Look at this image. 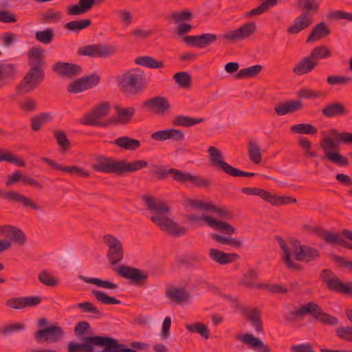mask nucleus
I'll list each match as a JSON object with an SVG mask.
<instances>
[{
	"label": "nucleus",
	"mask_w": 352,
	"mask_h": 352,
	"mask_svg": "<svg viewBox=\"0 0 352 352\" xmlns=\"http://www.w3.org/2000/svg\"><path fill=\"white\" fill-rule=\"evenodd\" d=\"M217 38V34L207 33L197 36H185L183 41L191 47L202 49L214 43Z\"/></svg>",
	"instance_id": "nucleus-18"
},
{
	"label": "nucleus",
	"mask_w": 352,
	"mask_h": 352,
	"mask_svg": "<svg viewBox=\"0 0 352 352\" xmlns=\"http://www.w3.org/2000/svg\"><path fill=\"white\" fill-rule=\"evenodd\" d=\"M29 70L16 86L20 94H28L36 89L45 79L46 62L43 50L39 47H33L28 52Z\"/></svg>",
	"instance_id": "nucleus-1"
},
{
	"label": "nucleus",
	"mask_w": 352,
	"mask_h": 352,
	"mask_svg": "<svg viewBox=\"0 0 352 352\" xmlns=\"http://www.w3.org/2000/svg\"><path fill=\"white\" fill-rule=\"evenodd\" d=\"M166 296L178 304L186 302L190 297L188 292L182 288H173L166 290Z\"/></svg>",
	"instance_id": "nucleus-37"
},
{
	"label": "nucleus",
	"mask_w": 352,
	"mask_h": 352,
	"mask_svg": "<svg viewBox=\"0 0 352 352\" xmlns=\"http://www.w3.org/2000/svg\"><path fill=\"white\" fill-rule=\"evenodd\" d=\"M116 47L111 45L93 44L82 46L78 50L79 56L107 58L114 55Z\"/></svg>",
	"instance_id": "nucleus-13"
},
{
	"label": "nucleus",
	"mask_w": 352,
	"mask_h": 352,
	"mask_svg": "<svg viewBox=\"0 0 352 352\" xmlns=\"http://www.w3.org/2000/svg\"><path fill=\"white\" fill-rule=\"evenodd\" d=\"M327 18L330 20L346 19L349 21H352V13L342 10H336L328 13Z\"/></svg>",
	"instance_id": "nucleus-63"
},
{
	"label": "nucleus",
	"mask_w": 352,
	"mask_h": 352,
	"mask_svg": "<svg viewBox=\"0 0 352 352\" xmlns=\"http://www.w3.org/2000/svg\"><path fill=\"white\" fill-rule=\"evenodd\" d=\"M52 69L58 75L68 78H72L76 76H78L82 72V68L80 65L63 62L56 63L53 65Z\"/></svg>",
	"instance_id": "nucleus-21"
},
{
	"label": "nucleus",
	"mask_w": 352,
	"mask_h": 352,
	"mask_svg": "<svg viewBox=\"0 0 352 352\" xmlns=\"http://www.w3.org/2000/svg\"><path fill=\"white\" fill-rule=\"evenodd\" d=\"M67 352H138L125 346L118 340L105 336H87L81 343H67Z\"/></svg>",
	"instance_id": "nucleus-2"
},
{
	"label": "nucleus",
	"mask_w": 352,
	"mask_h": 352,
	"mask_svg": "<svg viewBox=\"0 0 352 352\" xmlns=\"http://www.w3.org/2000/svg\"><path fill=\"white\" fill-rule=\"evenodd\" d=\"M41 160L57 170H60L70 175H74L84 178H87L90 176V173L88 171L85 170L83 168L78 167L77 166H66L60 165L56 163L54 160L47 157H42Z\"/></svg>",
	"instance_id": "nucleus-22"
},
{
	"label": "nucleus",
	"mask_w": 352,
	"mask_h": 352,
	"mask_svg": "<svg viewBox=\"0 0 352 352\" xmlns=\"http://www.w3.org/2000/svg\"><path fill=\"white\" fill-rule=\"evenodd\" d=\"M135 63L138 65L144 66L151 69H160L164 67L163 61H157L151 56H139L135 60Z\"/></svg>",
	"instance_id": "nucleus-42"
},
{
	"label": "nucleus",
	"mask_w": 352,
	"mask_h": 352,
	"mask_svg": "<svg viewBox=\"0 0 352 352\" xmlns=\"http://www.w3.org/2000/svg\"><path fill=\"white\" fill-rule=\"evenodd\" d=\"M35 38L41 43L49 44L54 38V30L48 28L44 30L37 31L35 34Z\"/></svg>",
	"instance_id": "nucleus-48"
},
{
	"label": "nucleus",
	"mask_w": 352,
	"mask_h": 352,
	"mask_svg": "<svg viewBox=\"0 0 352 352\" xmlns=\"http://www.w3.org/2000/svg\"><path fill=\"white\" fill-rule=\"evenodd\" d=\"M92 294L99 302L104 305H119L121 303L120 300L109 296L103 292L93 290Z\"/></svg>",
	"instance_id": "nucleus-51"
},
{
	"label": "nucleus",
	"mask_w": 352,
	"mask_h": 352,
	"mask_svg": "<svg viewBox=\"0 0 352 352\" xmlns=\"http://www.w3.org/2000/svg\"><path fill=\"white\" fill-rule=\"evenodd\" d=\"M3 161L14 164L20 167H24L25 166V162L23 160L11 154L10 152L3 151L0 148V162Z\"/></svg>",
	"instance_id": "nucleus-49"
},
{
	"label": "nucleus",
	"mask_w": 352,
	"mask_h": 352,
	"mask_svg": "<svg viewBox=\"0 0 352 352\" xmlns=\"http://www.w3.org/2000/svg\"><path fill=\"white\" fill-rule=\"evenodd\" d=\"M147 166V162L144 160L127 162L124 160L100 155L96 158V162L92 165V168L96 172L114 174L122 177L129 173L136 172Z\"/></svg>",
	"instance_id": "nucleus-4"
},
{
	"label": "nucleus",
	"mask_w": 352,
	"mask_h": 352,
	"mask_svg": "<svg viewBox=\"0 0 352 352\" xmlns=\"http://www.w3.org/2000/svg\"><path fill=\"white\" fill-rule=\"evenodd\" d=\"M241 191L245 195L259 196L265 201L267 200L268 195V191L256 187H244L241 189Z\"/></svg>",
	"instance_id": "nucleus-58"
},
{
	"label": "nucleus",
	"mask_w": 352,
	"mask_h": 352,
	"mask_svg": "<svg viewBox=\"0 0 352 352\" xmlns=\"http://www.w3.org/2000/svg\"><path fill=\"white\" fill-rule=\"evenodd\" d=\"M17 73L16 65L0 61V82L14 77Z\"/></svg>",
	"instance_id": "nucleus-39"
},
{
	"label": "nucleus",
	"mask_w": 352,
	"mask_h": 352,
	"mask_svg": "<svg viewBox=\"0 0 352 352\" xmlns=\"http://www.w3.org/2000/svg\"><path fill=\"white\" fill-rule=\"evenodd\" d=\"M237 339L248 344L256 352H272L271 348L267 344L252 334L246 333L243 336H237Z\"/></svg>",
	"instance_id": "nucleus-28"
},
{
	"label": "nucleus",
	"mask_w": 352,
	"mask_h": 352,
	"mask_svg": "<svg viewBox=\"0 0 352 352\" xmlns=\"http://www.w3.org/2000/svg\"><path fill=\"white\" fill-rule=\"evenodd\" d=\"M322 115L327 118L346 116L349 111L346 105L340 102L327 103L321 110Z\"/></svg>",
	"instance_id": "nucleus-23"
},
{
	"label": "nucleus",
	"mask_w": 352,
	"mask_h": 352,
	"mask_svg": "<svg viewBox=\"0 0 352 352\" xmlns=\"http://www.w3.org/2000/svg\"><path fill=\"white\" fill-rule=\"evenodd\" d=\"M312 23V16L307 12H304L295 19L292 25L287 28L290 34H298L308 28Z\"/></svg>",
	"instance_id": "nucleus-29"
},
{
	"label": "nucleus",
	"mask_w": 352,
	"mask_h": 352,
	"mask_svg": "<svg viewBox=\"0 0 352 352\" xmlns=\"http://www.w3.org/2000/svg\"><path fill=\"white\" fill-rule=\"evenodd\" d=\"M266 201L273 206H278L281 205L296 203V199L294 197L290 196H277L276 195H274L268 192Z\"/></svg>",
	"instance_id": "nucleus-43"
},
{
	"label": "nucleus",
	"mask_w": 352,
	"mask_h": 352,
	"mask_svg": "<svg viewBox=\"0 0 352 352\" xmlns=\"http://www.w3.org/2000/svg\"><path fill=\"white\" fill-rule=\"evenodd\" d=\"M115 109L117 113L115 121L120 124L129 123L135 113V109L133 107L122 108L120 106H116Z\"/></svg>",
	"instance_id": "nucleus-32"
},
{
	"label": "nucleus",
	"mask_w": 352,
	"mask_h": 352,
	"mask_svg": "<svg viewBox=\"0 0 352 352\" xmlns=\"http://www.w3.org/2000/svg\"><path fill=\"white\" fill-rule=\"evenodd\" d=\"M142 200L146 205L147 209L155 214L151 217V220L164 232L173 236H183L186 234L187 229L180 226L172 219L166 217L169 213V206L164 201H156L151 195H144Z\"/></svg>",
	"instance_id": "nucleus-3"
},
{
	"label": "nucleus",
	"mask_w": 352,
	"mask_h": 352,
	"mask_svg": "<svg viewBox=\"0 0 352 352\" xmlns=\"http://www.w3.org/2000/svg\"><path fill=\"white\" fill-rule=\"evenodd\" d=\"M0 198L5 199L9 201L19 203L25 208H31L36 211L41 210V207L32 199L14 190L3 191L0 189Z\"/></svg>",
	"instance_id": "nucleus-17"
},
{
	"label": "nucleus",
	"mask_w": 352,
	"mask_h": 352,
	"mask_svg": "<svg viewBox=\"0 0 352 352\" xmlns=\"http://www.w3.org/2000/svg\"><path fill=\"white\" fill-rule=\"evenodd\" d=\"M209 256L213 261L220 265L231 263L239 258L238 254L226 253L215 248H210L209 250Z\"/></svg>",
	"instance_id": "nucleus-30"
},
{
	"label": "nucleus",
	"mask_w": 352,
	"mask_h": 352,
	"mask_svg": "<svg viewBox=\"0 0 352 352\" xmlns=\"http://www.w3.org/2000/svg\"><path fill=\"white\" fill-rule=\"evenodd\" d=\"M319 235L322 240L329 244H339L341 245L342 241L343 240L339 236L338 234L322 230V229Z\"/></svg>",
	"instance_id": "nucleus-53"
},
{
	"label": "nucleus",
	"mask_w": 352,
	"mask_h": 352,
	"mask_svg": "<svg viewBox=\"0 0 352 352\" xmlns=\"http://www.w3.org/2000/svg\"><path fill=\"white\" fill-rule=\"evenodd\" d=\"M303 103L299 100H287L278 103L274 107L275 113L280 116L301 111Z\"/></svg>",
	"instance_id": "nucleus-27"
},
{
	"label": "nucleus",
	"mask_w": 352,
	"mask_h": 352,
	"mask_svg": "<svg viewBox=\"0 0 352 352\" xmlns=\"http://www.w3.org/2000/svg\"><path fill=\"white\" fill-rule=\"evenodd\" d=\"M27 177L26 175H23L21 170H17L14 172L12 175H8L7 176V179L6 184L7 186H10L21 181L25 184V178Z\"/></svg>",
	"instance_id": "nucleus-59"
},
{
	"label": "nucleus",
	"mask_w": 352,
	"mask_h": 352,
	"mask_svg": "<svg viewBox=\"0 0 352 352\" xmlns=\"http://www.w3.org/2000/svg\"><path fill=\"white\" fill-rule=\"evenodd\" d=\"M276 241L278 243L279 246L283 252L282 260L286 267L289 270L300 271L302 267L300 264L294 263L292 259V252L287 243L283 238L279 236H275Z\"/></svg>",
	"instance_id": "nucleus-24"
},
{
	"label": "nucleus",
	"mask_w": 352,
	"mask_h": 352,
	"mask_svg": "<svg viewBox=\"0 0 352 352\" xmlns=\"http://www.w3.org/2000/svg\"><path fill=\"white\" fill-rule=\"evenodd\" d=\"M95 4V0H79L77 5H72L67 8L69 15H80L90 10Z\"/></svg>",
	"instance_id": "nucleus-33"
},
{
	"label": "nucleus",
	"mask_w": 352,
	"mask_h": 352,
	"mask_svg": "<svg viewBox=\"0 0 352 352\" xmlns=\"http://www.w3.org/2000/svg\"><path fill=\"white\" fill-rule=\"evenodd\" d=\"M111 107L108 102H103L85 114L81 120V124L89 126L106 127L111 124V121H101V119L109 115Z\"/></svg>",
	"instance_id": "nucleus-9"
},
{
	"label": "nucleus",
	"mask_w": 352,
	"mask_h": 352,
	"mask_svg": "<svg viewBox=\"0 0 352 352\" xmlns=\"http://www.w3.org/2000/svg\"><path fill=\"white\" fill-rule=\"evenodd\" d=\"M34 339L38 343H56L65 336L63 329L58 325H51L38 330L34 333Z\"/></svg>",
	"instance_id": "nucleus-12"
},
{
	"label": "nucleus",
	"mask_w": 352,
	"mask_h": 352,
	"mask_svg": "<svg viewBox=\"0 0 352 352\" xmlns=\"http://www.w3.org/2000/svg\"><path fill=\"white\" fill-rule=\"evenodd\" d=\"M263 67L260 65H255L247 68L240 69L234 76L236 79L253 78L260 74Z\"/></svg>",
	"instance_id": "nucleus-41"
},
{
	"label": "nucleus",
	"mask_w": 352,
	"mask_h": 352,
	"mask_svg": "<svg viewBox=\"0 0 352 352\" xmlns=\"http://www.w3.org/2000/svg\"><path fill=\"white\" fill-rule=\"evenodd\" d=\"M173 78L176 83L183 88H188L190 85L191 76L188 72H180L176 73L173 76Z\"/></svg>",
	"instance_id": "nucleus-55"
},
{
	"label": "nucleus",
	"mask_w": 352,
	"mask_h": 352,
	"mask_svg": "<svg viewBox=\"0 0 352 352\" xmlns=\"http://www.w3.org/2000/svg\"><path fill=\"white\" fill-rule=\"evenodd\" d=\"M25 327V324L21 322L8 324L0 328V334L3 336H8L14 332L24 330Z\"/></svg>",
	"instance_id": "nucleus-50"
},
{
	"label": "nucleus",
	"mask_w": 352,
	"mask_h": 352,
	"mask_svg": "<svg viewBox=\"0 0 352 352\" xmlns=\"http://www.w3.org/2000/svg\"><path fill=\"white\" fill-rule=\"evenodd\" d=\"M86 89L96 87L100 80V77L96 73L81 77Z\"/></svg>",
	"instance_id": "nucleus-62"
},
{
	"label": "nucleus",
	"mask_w": 352,
	"mask_h": 352,
	"mask_svg": "<svg viewBox=\"0 0 352 352\" xmlns=\"http://www.w3.org/2000/svg\"><path fill=\"white\" fill-rule=\"evenodd\" d=\"M179 182L186 184L190 182L193 186L197 188H208L211 184V180L198 175H194L189 173L177 172Z\"/></svg>",
	"instance_id": "nucleus-26"
},
{
	"label": "nucleus",
	"mask_w": 352,
	"mask_h": 352,
	"mask_svg": "<svg viewBox=\"0 0 352 352\" xmlns=\"http://www.w3.org/2000/svg\"><path fill=\"white\" fill-rule=\"evenodd\" d=\"M336 333L339 338L352 342V327H338L336 329Z\"/></svg>",
	"instance_id": "nucleus-64"
},
{
	"label": "nucleus",
	"mask_w": 352,
	"mask_h": 352,
	"mask_svg": "<svg viewBox=\"0 0 352 352\" xmlns=\"http://www.w3.org/2000/svg\"><path fill=\"white\" fill-rule=\"evenodd\" d=\"M318 65V62L314 61L309 55L301 58L293 67L292 72L297 76H302L312 72Z\"/></svg>",
	"instance_id": "nucleus-31"
},
{
	"label": "nucleus",
	"mask_w": 352,
	"mask_h": 352,
	"mask_svg": "<svg viewBox=\"0 0 352 352\" xmlns=\"http://www.w3.org/2000/svg\"><path fill=\"white\" fill-rule=\"evenodd\" d=\"M248 156L252 162L259 164L262 160L261 148L256 142L250 141L248 144Z\"/></svg>",
	"instance_id": "nucleus-45"
},
{
	"label": "nucleus",
	"mask_w": 352,
	"mask_h": 352,
	"mask_svg": "<svg viewBox=\"0 0 352 352\" xmlns=\"http://www.w3.org/2000/svg\"><path fill=\"white\" fill-rule=\"evenodd\" d=\"M113 144L122 149L131 151L138 150L141 145L139 140L129 136L119 137L114 140Z\"/></svg>",
	"instance_id": "nucleus-34"
},
{
	"label": "nucleus",
	"mask_w": 352,
	"mask_h": 352,
	"mask_svg": "<svg viewBox=\"0 0 352 352\" xmlns=\"http://www.w3.org/2000/svg\"><path fill=\"white\" fill-rule=\"evenodd\" d=\"M143 106L153 110L157 115H164L170 107L168 100L163 96H155L147 100Z\"/></svg>",
	"instance_id": "nucleus-25"
},
{
	"label": "nucleus",
	"mask_w": 352,
	"mask_h": 352,
	"mask_svg": "<svg viewBox=\"0 0 352 352\" xmlns=\"http://www.w3.org/2000/svg\"><path fill=\"white\" fill-rule=\"evenodd\" d=\"M320 277L329 291L346 296H352L351 283L342 281L331 270H322Z\"/></svg>",
	"instance_id": "nucleus-7"
},
{
	"label": "nucleus",
	"mask_w": 352,
	"mask_h": 352,
	"mask_svg": "<svg viewBox=\"0 0 352 352\" xmlns=\"http://www.w3.org/2000/svg\"><path fill=\"white\" fill-rule=\"evenodd\" d=\"M331 134L334 138H338L341 143L344 144H352V133L351 132H342L340 133L338 130L333 129L330 131Z\"/></svg>",
	"instance_id": "nucleus-61"
},
{
	"label": "nucleus",
	"mask_w": 352,
	"mask_h": 352,
	"mask_svg": "<svg viewBox=\"0 0 352 352\" xmlns=\"http://www.w3.org/2000/svg\"><path fill=\"white\" fill-rule=\"evenodd\" d=\"M256 30V23L253 21L246 23L239 28L221 34L219 38L226 43L228 42H236L250 37Z\"/></svg>",
	"instance_id": "nucleus-14"
},
{
	"label": "nucleus",
	"mask_w": 352,
	"mask_h": 352,
	"mask_svg": "<svg viewBox=\"0 0 352 352\" xmlns=\"http://www.w3.org/2000/svg\"><path fill=\"white\" fill-rule=\"evenodd\" d=\"M290 130L297 134L315 135L318 132V129L316 126L311 124L304 123L294 124L290 127Z\"/></svg>",
	"instance_id": "nucleus-46"
},
{
	"label": "nucleus",
	"mask_w": 352,
	"mask_h": 352,
	"mask_svg": "<svg viewBox=\"0 0 352 352\" xmlns=\"http://www.w3.org/2000/svg\"><path fill=\"white\" fill-rule=\"evenodd\" d=\"M186 329L190 333H197L203 338L207 340L210 337V331L208 327L201 322H195L194 324H186Z\"/></svg>",
	"instance_id": "nucleus-44"
},
{
	"label": "nucleus",
	"mask_w": 352,
	"mask_h": 352,
	"mask_svg": "<svg viewBox=\"0 0 352 352\" xmlns=\"http://www.w3.org/2000/svg\"><path fill=\"white\" fill-rule=\"evenodd\" d=\"M78 308L81 309L85 313L94 314L97 318H102L104 315L94 305L90 302H84L77 305Z\"/></svg>",
	"instance_id": "nucleus-54"
},
{
	"label": "nucleus",
	"mask_w": 352,
	"mask_h": 352,
	"mask_svg": "<svg viewBox=\"0 0 352 352\" xmlns=\"http://www.w3.org/2000/svg\"><path fill=\"white\" fill-rule=\"evenodd\" d=\"M340 143L338 138L324 136L320 142V148L324 152L322 159L326 158L340 166H346L349 164L348 159L338 152Z\"/></svg>",
	"instance_id": "nucleus-6"
},
{
	"label": "nucleus",
	"mask_w": 352,
	"mask_h": 352,
	"mask_svg": "<svg viewBox=\"0 0 352 352\" xmlns=\"http://www.w3.org/2000/svg\"><path fill=\"white\" fill-rule=\"evenodd\" d=\"M90 19H82L80 21H72L67 23L65 28L72 32H78L89 27L91 25Z\"/></svg>",
	"instance_id": "nucleus-52"
},
{
	"label": "nucleus",
	"mask_w": 352,
	"mask_h": 352,
	"mask_svg": "<svg viewBox=\"0 0 352 352\" xmlns=\"http://www.w3.org/2000/svg\"><path fill=\"white\" fill-rule=\"evenodd\" d=\"M38 278L41 283L49 287H54L58 283V280L46 270L41 271Z\"/></svg>",
	"instance_id": "nucleus-56"
},
{
	"label": "nucleus",
	"mask_w": 352,
	"mask_h": 352,
	"mask_svg": "<svg viewBox=\"0 0 352 352\" xmlns=\"http://www.w3.org/2000/svg\"><path fill=\"white\" fill-rule=\"evenodd\" d=\"M294 255L296 261L301 262H311L320 257L319 251L309 245H302L298 240L292 241Z\"/></svg>",
	"instance_id": "nucleus-15"
},
{
	"label": "nucleus",
	"mask_w": 352,
	"mask_h": 352,
	"mask_svg": "<svg viewBox=\"0 0 352 352\" xmlns=\"http://www.w3.org/2000/svg\"><path fill=\"white\" fill-rule=\"evenodd\" d=\"M144 74L139 69L129 70L118 78L119 86L126 94H138L144 88Z\"/></svg>",
	"instance_id": "nucleus-5"
},
{
	"label": "nucleus",
	"mask_w": 352,
	"mask_h": 352,
	"mask_svg": "<svg viewBox=\"0 0 352 352\" xmlns=\"http://www.w3.org/2000/svg\"><path fill=\"white\" fill-rule=\"evenodd\" d=\"M204 121L205 119L204 118H195L187 116H179L173 119V124L175 126L189 127L204 122Z\"/></svg>",
	"instance_id": "nucleus-40"
},
{
	"label": "nucleus",
	"mask_w": 352,
	"mask_h": 352,
	"mask_svg": "<svg viewBox=\"0 0 352 352\" xmlns=\"http://www.w3.org/2000/svg\"><path fill=\"white\" fill-rule=\"evenodd\" d=\"M352 81V78L344 76H329L327 78V82L330 85H347Z\"/></svg>",
	"instance_id": "nucleus-60"
},
{
	"label": "nucleus",
	"mask_w": 352,
	"mask_h": 352,
	"mask_svg": "<svg viewBox=\"0 0 352 352\" xmlns=\"http://www.w3.org/2000/svg\"><path fill=\"white\" fill-rule=\"evenodd\" d=\"M308 308L307 314L311 315L321 323L332 326L338 324V319L336 317L324 312L318 305L311 302H308Z\"/></svg>",
	"instance_id": "nucleus-20"
},
{
	"label": "nucleus",
	"mask_w": 352,
	"mask_h": 352,
	"mask_svg": "<svg viewBox=\"0 0 352 352\" xmlns=\"http://www.w3.org/2000/svg\"><path fill=\"white\" fill-rule=\"evenodd\" d=\"M0 234L8 238L10 241L24 245L27 242V238L23 231L11 225L0 226Z\"/></svg>",
	"instance_id": "nucleus-19"
},
{
	"label": "nucleus",
	"mask_w": 352,
	"mask_h": 352,
	"mask_svg": "<svg viewBox=\"0 0 352 352\" xmlns=\"http://www.w3.org/2000/svg\"><path fill=\"white\" fill-rule=\"evenodd\" d=\"M297 95L300 98L305 99H316L324 96V94L321 91H314L309 88H302L297 92Z\"/></svg>",
	"instance_id": "nucleus-57"
},
{
	"label": "nucleus",
	"mask_w": 352,
	"mask_h": 352,
	"mask_svg": "<svg viewBox=\"0 0 352 352\" xmlns=\"http://www.w3.org/2000/svg\"><path fill=\"white\" fill-rule=\"evenodd\" d=\"M310 57L315 62H318L319 59H324L331 56V52L324 45L314 47L309 54Z\"/></svg>",
	"instance_id": "nucleus-47"
},
{
	"label": "nucleus",
	"mask_w": 352,
	"mask_h": 352,
	"mask_svg": "<svg viewBox=\"0 0 352 352\" xmlns=\"http://www.w3.org/2000/svg\"><path fill=\"white\" fill-rule=\"evenodd\" d=\"M331 34V30L327 27L324 21L318 23L312 30L311 33L307 39V43H313L321 38L326 37Z\"/></svg>",
	"instance_id": "nucleus-36"
},
{
	"label": "nucleus",
	"mask_w": 352,
	"mask_h": 352,
	"mask_svg": "<svg viewBox=\"0 0 352 352\" xmlns=\"http://www.w3.org/2000/svg\"><path fill=\"white\" fill-rule=\"evenodd\" d=\"M186 218L190 221H198L202 219L212 229L228 235L234 234L236 230L232 225L224 221H217L208 215H204L200 217L194 214H190L188 215Z\"/></svg>",
	"instance_id": "nucleus-16"
},
{
	"label": "nucleus",
	"mask_w": 352,
	"mask_h": 352,
	"mask_svg": "<svg viewBox=\"0 0 352 352\" xmlns=\"http://www.w3.org/2000/svg\"><path fill=\"white\" fill-rule=\"evenodd\" d=\"M245 286L248 288H263L273 294H286L288 292L285 287L276 284H256L250 281L245 282Z\"/></svg>",
	"instance_id": "nucleus-38"
},
{
	"label": "nucleus",
	"mask_w": 352,
	"mask_h": 352,
	"mask_svg": "<svg viewBox=\"0 0 352 352\" xmlns=\"http://www.w3.org/2000/svg\"><path fill=\"white\" fill-rule=\"evenodd\" d=\"M246 318L250 322L251 324L254 327L256 331L261 333L263 331V322L261 320V311L254 308L246 309L244 311Z\"/></svg>",
	"instance_id": "nucleus-35"
},
{
	"label": "nucleus",
	"mask_w": 352,
	"mask_h": 352,
	"mask_svg": "<svg viewBox=\"0 0 352 352\" xmlns=\"http://www.w3.org/2000/svg\"><path fill=\"white\" fill-rule=\"evenodd\" d=\"M116 272L122 277L131 280L137 286H144L148 282V273L139 268L121 265Z\"/></svg>",
	"instance_id": "nucleus-11"
},
{
	"label": "nucleus",
	"mask_w": 352,
	"mask_h": 352,
	"mask_svg": "<svg viewBox=\"0 0 352 352\" xmlns=\"http://www.w3.org/2000/svg\"><path fill=\"white\" fill-rule=\"evenodd\" d=\"M210 160L215 167L221 168L226 173L233 177H253L256 174L237 169L223 160V155L216 147L210 146L208 149Z\"/></svg>",
	"instance_id": "nucleus-8"
},
{
	"label": "nucleus",
	"mask_w": 352,
	"mask_h": 352,
	"mask_svg": "<svg viewBox=\"0 0 352 352\" xmlns=\"http://www.w3.org/2000/svg\"><path fill=\"white\" fill-rule=\"evenodd\" d=\"M103 243L109 248L107 257L111 265H115L120 262L124 257V250L121 241L111 234H105Z\"/></svg>",
	"instance_id": "nucleus-10"
}]
</instances>
